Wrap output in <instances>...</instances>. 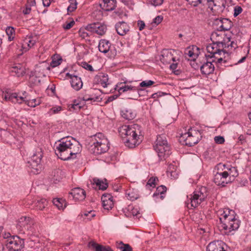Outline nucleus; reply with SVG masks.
I'll return each instance as SVG.
<instances>
[{
	"label": "nucleus",
	"mask_w": 251,
	"mask_h": 251,
	"mask_svg": "<svg viewBox=\"0 0 251 251\" xmlns=\"http://www.w3.org/2000/svg\"><path fill=\"white\" fill-rule=\"evenodd\" d=\"M55 154L63 160H68L76 157V154L81 151L79 143L75 138L67 136L55 143Z\"/></svg>",
	"instance_id": "obj_1"
},
{
	"label": "nucleus",
	"mask_w": 251,
	"mask_h": 251,
	"mask_svg": "<svg viewBox=\"0 0 251 251\" xmlns=\"http://www.w3.org/2000/svg\"><path fill=\"white\" fill-rule=\"evenodd\" d=\"M119 131L126 146L129 148H134L141 141V126L137 124L124 125Z\"/></svg>",
	"instance_id": "obj_2"
},
{
	"label": "nucleus",
	"mask_w": 251,
	"mask_h": 251,
	"mask_svg": "<svg viewBox=\"0 0 251 251\" xmlns=\"http://www.w3.org/2000/svg\"><path fill=\"white\" fill-rule=\"evenodd\" d=\"M220 215V227L229 233L231 231L237 229L239 227V221L234 216V211L228 209H224L218 211Z\"/></svg>",
	"instance_id": "obj_3"
},
{
	"label": "nucleus",
	"mask_w": 251,
	"mask_h": 251,
	"mask_svg": "<svg viewBox=\"0 0 251 251\" xmlns=\"http://www.w3.org/2000/svg\"><path fill=\"white\" fill-rule=\"evenodd\" d=\"M217 168L218 172L215 175L213 181L218 186L224 187L228 183L231 182L234 179V177L237 176L232 174V170H235L234 168L227 169V171L225 170L223 172L220 171V170H223V168H226V165L222 163H219L217 165Z\"/></svg>",
	"instance_id": "obj_4"
},
{
	"label": "nucleus",
	"mask_w": 251,
	"mask_h": 251,
	"mask_svg": "<svg viewBox=\"0 0 251 251\" xmlns=\"http://www.w3.org/2000/svg\"><path fill=\"white\" fill-rule=\"evenodd\" d=\"M109 149V143L101 133H98L94 136V142L91 146L92 152L96 155L106 152Z\"/></svg>",
	"instance_id": "obj_5"
},
{
	"label": "nucleus",
	"mask_w": 251,
	"mask_h": 251,
	"mask_svg": "<svg viewBox=\"0 0 251 251\" xmlns=\"http://www.w3.org/2000/svg\"><path fill=\"white\" fill-rule=\"evenodd\" d=\"M16 228L19 233L21 234L28 235L35 231L33 221L29 217L26 216L22 217L18 220Z\"/></svg>",
	"instance_id": "obj_6"
},
{
	"label": "nucleus",
	"mask_w": 251,
	"mask_h": 251,
	"mask_svg": "<svg viewBox=\"0 0 251 251\" xmlns=\"http://www.w3.org/2000/svg\"><path fill=\"white\" fill-rule=\"evenodd\" d=\"M207 196L206 188L202 186L199 190L195 191L193 194L190 196V197L187 203L188 205L190 204L192 207H197L205 200Z\"/></svg>",
	"instance_id": "obj_7"
},
{
	"label": "nucleus",
	"mask_w": 251,
	"mask_h": 251,
	"mask_svg": "<svg viewBox=\"0 0 251 251\" xmlns=\"http://www.w3.org/2000/svg\"><path fill=\"white\" fill-rule=\"evenodd\" d=\"M201 138V132L199 130L190 128L187 132L181 135L180 139L183 140L186 145L192 147L197 144Z\"/></svg>",
	"instance_id": "obj_8"
},
{
	"label": "nucleus",
	"mask_w": 251,
	"mask_h": 251,
	"mask_svg": "<svg viewBox=\"0 0 251 251\" xmlns=\"http://www.w3.org/2000/svg\"><path fill=\"white\" fill-rule=\"evenodd\" d=\"M42 149L38 148L31 156V159L28 161V167L31 169V172L34 174H38L41 169L40 162L43 157Z\"/></svg>",
	"instance_id": "obj_9"
},
{
	"label": "nucleus",
	"mask_w": 251,
	"mask_h": 251,
	"mask_svg": "<svg viewBox=\"0 0 251 251\" xmlns=\"http://www.w3.org/2000/svg\"><path fill=\"white\" fill-rule=\"evenodd\" d=\"M5 99L6 100H10L14 103H18L21 104L23 102H25L28 106L33 107L39 105L41 102L40 100L39 99L26 100L25 97L19 96L16 93L11 94L7 93L5 96Z\"/></svg>",
	"instance_id": "obj_10"
},
{
	"label": "nucleus",
	"mask_w": 251,
	"mask_h": 251,
	"mask_svg": "<svg viewBox=\"0 0 251 251\" xmlns=\"http://www.w3.org/2000/svg\"><path fill=\"white\" fill-rule=\"evenodd\" d=\"M6 246L13 251H21L24 247V241L18 236H13L6 240Z\"/></svg>",
	"instance_id": "obj_11"
},
{
	"label": "nucleus",
	"mask_w": 251,
	"mask_h": 251,
	"mask_svg": "<svg viewBox=\"0 0 251 251\" xmlns=\"http://www.w3.org/2000/svg\"><path fill=\"white\" fill-rule=\"evenodd\" d=\"M206 50L210 55H213L217 52H226V50H224L223 42L219 41H213L212 44L207 45Z\"/></svg>",
	"instance_id": "obj_12"
},
{
	"label": "nucleus",
	"mask_w": 251,
	"mask_h": 251,
	"mask_svg": "<svg viewBox=\"0 0 251 251\" xmlns=\"http://www.w3.org/2000/svg\"><path fill=\"white\" fill-rule=\"evenodd\" d=\"M86 29L88 31L95 32L100 35H103L107 30V27L104 24L100 23H93L88 24L86 26Z\"/></svg>",
	"instance_id": "obj_13"
},
{
	"label": "nucleus",
	"mask_w": 251,
	"mask_h": 251,
	"mask_svg": "<svg viewBox=\"0 0 251 251\" xmlns=\"http://www.w3.org/2000/svg\"><path fill=\"white\" fill-rule=\"evenodd\" d=\"M101 91L99 89H91L89 94H85L82 97L83 101H100L102 98H100Z\"/></svg>",
	"instance_id": "obj_14"
},
{
	"label": "nucleus",
	"mask_w": 251,
	"mask_h": 251,
	"mask_svg": "<svg viewBox=\"0 0 251 251\" xmlns=\"http://www.w3.org/2000/svg\"><path fill=\"white\" fill-rule=\"evenodd\" d=\"M153 147L160 160L165 159L171 154L169 145L162 146L161 144H155Z\"/></svg>",
	"instance_id": "obj_15"
},
{
	"label": "nucleus",
	"mask_w": 251,
	"mask_h": 251,
	"mask_svg": "<svg viewBox=\"0 0 251 251\" xmlns=\"http://www.w3.org/2000/svg\"><path fill=\"white\" fill-rule=\"evenodd\" d=\"M69 198L74 200L75 201H83L86 198V192L79 187L73 189L69 193Z\"/></svg>",
	"instance_id": "obj_16"
},
{
	"label": "nucleus",
	"mask_w": 251,
	"mask_h": 251,
	"mask_svg": "<svg viewBox=\"0 0 251 251\" xmlns=\"http://www.w3.org/2000/svg\"><path fill=\"white\" fill-rule=\"evenodd\" d=\"M206 61L201 66V71L203 75H206L212 74L214 71L215 67L213 62L209 60L208 56L205 55Z\"/></svg>",
	"instance_id": "obj_17"
},
{
	"label": "nucleus",
	"mask_w": 251,
	"mask_h": 251,
	"mask_svg": "<svg viewBox=\"0 0 251 251\" xmlns=\"http://www.w3.org/2000/svg\"><path fill=\"white\" fill-rule=\"evenodd\" d=\"M227 249V246L221 241L210 243L207 247V251H225Z\"/></svg>",
	"instance_id": "obj_18"
},
{
	"label": "nucleus",
	"mask_w": 251,
	"mask_h": 251,
	"mask_svg": "<svg viewBox=\"0 0 251 251\" xmlns=\"http://www.w3.org/2000/svg\"><path fill=\"white\" fill-rule=\"evenodd\" d=\"M102 206L104 209L109 210L113 207L114 202L113 197L110 194H104L101 196Z\"/></svg>",
	"instance_id": "obj_19"
},
{
	"label": "nucleus",
	"mask_w": 251,
	"mask_h": 251,
	"mask_svg": "<svg viewBox=\"0 0 251 251\" xmlns=\"http://www.w3.org/2000/svg\"><path fill=\"white\" fill-rule=\"evenodd\" d=\"M67 76H69L71 79V86L75 90L78 91L82 88L83 83L80 77L69 73L67 74Z\"/></svg>",
	"instance_id": "obj_20"
},
{
	"label": "nucleus",
	"mask_w": 251,
	"mask_h": 251,
	"mask_svg": "<svg viewBox=\"0 0 251 251\" xmlns=\"http://www.w3.org/2000/svg\"><path fill=\"white\" fill-rule=\"evenodd\" d=\"M115 28L118 34L121 36L126 35L129 30L128 25L125 22H120L115 25Z\"/></svg>",
	"instance_id": "obj_21"
},
{
	"label": "nucleus",
	"mask_w": 251,
	"mask_h": 251,
	"mask_svg": "<svg viewBox=\"0 0 251 251\" xmlns=\"http://www.w3.org/2000/svg\"><path fill=\"white\" fill-rule=\"evenodd\" d=\"M95 81L100 84L103 87L106 88L109 84L108 82V75L103 73H99L95 77Z\"/></svg>",
	"instance_id": "obj_22"
},
{
	"label": "nucleus",
	"mask_w": 251,
	"mask_h": 251,
	"mask_svg": "<svg viewBox=\"0 0 251 251\" xmlns=\"http://www.w3.org/2000/svg\"><path fill=\"white\" fill-rule=\"evenodd\" d=\"M223 44H224V50H226V53H231L238 47L236 43L233 41H231L230 38L228 37L224 40Z\"/></svg>",
	"instance_id": "obj_23"
},
{
	"label": "nucleus",
	"mask_w": 251,
	"mask_h": 251,
	"mask_svg": "<svg viewBox=\"0 0 251 251\" xmlns=\"http://www.w3.org/2000/svg\"><path fill=\"white\" fill-rule=\"evenodd\" d=\"M37 38L36 36H27L24 41L22 47L25 51H27L29 48L33 47L36 42Z\"/></svg>",
	"instance_id": "obj_24"
},
{
	"label": "nucleus",
	"mask_w": 251,
	"mask_h": 251,
	"mask_svg": "<svg viewBox=\"0 0 251 251\" xmlns=\"http://www.w3.org/2000/svg\"><path fill=\"white\" fill-rule=\"evenodd\" d=\"M116 0H103L100 4V8L104 11H111L116 7Z\"/></svg>",
	"instance_id": "obj_25"
},
{
	"label": "nucleus",
	"mask_w": 251,
	"mask_h": 251,
	"mask_svg": "<svg viewBox=\"0 0 251 251\" xmlns=\"http://www.w3.org/2000/svg\"><path fill=\"white\" fill-rule=\"evenodd\" d=\"M160 60L164 63H169L172 60L174 62H176L175 58L173 57L171 51L167 49L163 50Z\"/></svg>",
	"instance_id": "obj_26"
},
{
	"label": "nucleus",
	"mask_w": 251,
	"mask_h": 251,
	"mask_svg": "<svg viewBox=\"0 0 251 251\" xmlns=\"http://www.w3.org/2000/svg\"><path fill=\"white\" fill-rule=\"evenodd\" d=\"M121 115L124 119L127 120H132L135 118L136 113L131 108H126L122 110Z\"/></svg>",
	"instance_id": "obj_27"
},
{
	"label": "nucleus",
	"mask_w": 251,
	"mask_h": 251,
	"mask_svg": "<svg viewBox=\"0 0 251 251\" xmlns=\"http://www.w3.org/2000/svg\"><path fill=\"white\" fill-rule=\"evenodd\" d=\"M218 24L220 25V28L221 30L227 31L229 30L232 26V23L231 21L226 19L223 18L218 20Z\"/></svg>",
	"instance_id": "obj_28"
},
{
	"label": "nucleus",
	"mask_w": 251,
	"mask_h": 251,
	"mask_svg": "<svg viewBox=\"0 0 251 251\" xmlns=\"http://www.w3.org/2000/svg\"><path fill=\"white\" fill-rule=\"evenodd\" d=\"M111 44L109 41L101 39L99 44V50L101 52L106 53L108 52L110 48Z\"/></svg>",
	"instance_id": "obj_29"
},
{
	"label": "nucleus",
	"mask_w": 251,
	"mask_h": 251,
	"mask_svg": "<svg viewBox=\"0 0 251 251\" xmlns=\"http://www.w3.org/2000/svg\"><path fill=\"white\" fill-rule=\"evenodd\" d=\"M199 49L196 46L189 47L186 49L185 54L193 59H195L198 55Z\"/></svg>",
	"instance_id": "obj_30"
},
{
	"label": "nucleus",
	"mask_w": 251,
	"mask_h": 251,
	"mask_svg": "<svg viewBox=\"0 0 251 251\" xmlns=\"http://www.w3.org/2000/svg\"><path fill=\"white\" fill-rule=\"evenodd\" d=\"M10 72L14 73L17 76L20 77L25 74V69L21 64H18L11 67Z\"/></svg>",
	"instance_id": "obj_31"
},
{
	"label": "nucleus",
	"mask_w": 251,
	"mask_h": 251,
	"mask_svg": "<svg viewBox=\"0 0 251 251\" xmlns=\"http://www.w3.org/2000/svg\"><path fill=\"white\" fill-rule=\"evenodd\" d=\"M89 246L93 248L95 251H113L109 246L99 245L93 241L90 242Z\"/></svg>",
	"instance_id": "obj_32"
},
{
	"label": "nucleus",
	"mask_w": 251,
	"mask_h": 251,
	"mask_svg": "<svg viewBox=\"0 0 251 251\" xmlns=\"http://www.w3.org/2000/svg\"><path fill=\"white\" fill-rule=\"evenodd\" d=\"M85 101L83 100L82 99V100H80L79 99L75 100L73 103L69 105L70 110L72 111V109L75 111L79 110L84 106Z\"/></svg>",
	"instance_id": "obj_33"
},
{
	"label": "nucleus",
	"mask_w": 251,
	"mask_h": 251,
	"mask_svg": "<svg viewBox=\"0 0 251 251\" xmlns=\"http://www.w3.org/2000/svg\"><path fill=\"white\" fill-rule=\"evenodd\" d=\"M167 191V188L164 185L158 186L155 192L153 194V197L154 198H160L161 200H163L165 196V193Z\"/></svg>",
	"instance_id": "obj_34"
},
{
	"label": "nucleus",
	"mask_w": 251,
	"mask_h": 251,
	"mask_svg": "<svg viewBox=\"0 0 251 251\" xmlns=\"http://www.w3.org/2000/svg\"><path fill=\"white\" fill-rule=\"evenodd\" d=\"M93 181V185L96 184L100 190H105L108 187V183L106 182V179L101 180L98 178H94Z\"/></svg>",
	"instance_id": "obj_35"
},
{
	"label": "nucleus",
	"mask_w": 251,
	"mask_h": 251,
	"mask_svg": "<svg viewBox=\"0 0 251 251\" xmlns=\"http://www.w3.org/2000/svg\"><path fill=\"white\" fill-rule=\"evenodd\" d=\"M226 53V52H217L215 54H213V55H205L208 56L209 60L217 64L218 63H221V62L223 60V57L221 56L222 53L223 54H225V53Z\"/></svg>",
	"instance_id": "obj_36"
},
{
	"label": "nucleus",
	"mask_w": 251,
	"mask_h": 251,
	"mask_svg": "<svg viewBox=\"0 0 251 251\" xmlns=\"http://www.w3.org/2000/svg\"><path fill=\"white\" fill-rule=\"evenodd\" d=\"M36 209L42 210L48 204V201L45 199H41L35 202Z\"/></svg>",
	"instance_id": "obj_37"
},
{
	"label": "nucleus",
	"mask_w": 251,
	"mask_h": 251,
	"mask_svg": "<svg viewBox=\"0 0 251 251\" xmlns=\"http://www.w3.org/2000/svg\"><path fill=\"white\" fill-rule=\"evenodd\" d=\"M161 144L162 146L169 145L166 139V136L165 134L159 135L157 136L155 141L156 144Z\"/></svg>",
	"instance_id": "obj_38"
},
{
	"label": "nucleus",
	"mask_w": 251,
	"mask_h": 251,
	"mask_svg": "<svg viewBox=\"0 0 251 251\" xmlns=\"http://www.w3.org/2000/svg\"><path fill=\"white\" fill-rule=\"evenodd\" d=\"M5 31H6V34L7 35V36L8 37V41H12L14 38L13 35L15 34V30H14V28L10 27V26L7 27L5 30Z\"/></svg>",
	"instance_id": "obj_39"
},
{
	"label": "nucleus",
	"mask_w": 251,
	"mask_h": 251,
	"mask_svg": "<svg viewBox=\"0 0 251 251\" xmlns=\"http://www.w3.org/2000/svg\"><path fill=\"white\" fill-rule=\"evenodd\" d=\"M69 2L70 5L68 7L67 10L68 12H72L76 9L77 2L76 0H69Z\"/></svg>",
	"instance_id": "obj_40"
},
{
	"label": "nucleus",
	"mask_w": 251,
	"mask_h": 251,
	"mask_svg": "<svg viewBox=\"0 0 251 251\" xmlns=\"http://www.w3.org/2000/svg\"><path fill=\"white\" fill-rule=\"evenodd\" d=\"M40 77V75H37V74H36L35 75H33L30 76L29 81L34 85H38L41 82Z\"/></svg>",
	"instance_id": "obj_41"
},
{
	"label": "nucleus",
	"mask_w": 251,
	"mask_h": 251,
	"mask_svg": "<svg viewBox=\"0 0 251 251\" xmlns=\"http://www.w3.org/2000/svg\"><path fill=\"white\" fill-rule=\"evenodd\" d=\"M136 90V89L135 87L131 86L130 85H123L122 86L119 87L118 91L120 93H122L127 91L128 90L134 91Z\"/></svg>",
	"instance_id": "obj_42"
},
{
	"label": "nucleus",
	"mask_w": 251,
	"mask_h": 251,
	"mask_svg": "<svg viewBox=\"0 0 251 251\" xmlns=\"http://www.w3.org/2000/svg\"><path fill=\"white\" fill-rule=\"evenodd\" d=\"M178 64L177 63H173L170 66V69L172 72L176 75H179L181 74L180 69H177Z\"/></svg>",
	"instance_id": "obj_43"
},
{
	"label": "nucleus",
	"mask_w": 251,
	"mask_h": 251,
	"mask_svg": "<svg viewBox=\"0 0 251 251\" xmlns=\"http://www.w3.org/2000/svg\"><path fill=\"white\" fill-rule=\"evenodd\" d=\"M52 202L59 209L64 208L63 205V200L62 199L58 198L54 199L52 201Z\"/></svg>",
	"instance_id": "obj_44"
},
{
	"label": "nucleus",
	"mask_w": 251,
	"mask_h": 251,
	"mask_svg": "<svg viewBox=\"0 0 251 251\" xmlns=\"http://www.w3.org/2000/svg\"><path fill=\"white\" fill-rule=\"evenodd\" d=\"M86 30H87L86 29L85 27V28H80L78 31L79 35L82 39H85L89 36V33L87 31H86Z\"/></svg>",
	"instance_id": "obj_45"
},
{
	"label": "nucleus",
	"mask_w": 251,
	"mask_h": 251,
	"mask_svg": "<svg viewBox=\"0 0 251 251\" xmlns=\"http://www.w3.org/2000/svg\"><path fill=\"white\" fill-rule=\"evenodd\" d=\"M154 83L153 81L149 80L143 81L140 83V86L141 87H148Z\"/></svg>",
	"instance_id": "obj_46"
},
{
	"label": "nucleus",
	"mask_w": 251,
	"mask_h": 251,
	"mask_svg": "<svg viewBox=\"0 0 251 251\" xmlns=\"http://www.w3.org/2000/svg\"><path fill=\"white\" fill-rule=\"evenodd\" d=\"M75 22L74 20H71L70 22H66L63 25L62 27L64 29L67 30L70 29L75 25Z\"/></svg>",
	"instance_id": "obj_47"
},
{
	"label": "nucleus",
	"mask_w": 251,
	"mask_h": 251,
	"mask_svg": "<svg viewBox=\"0 0 251 251\" xmlns=\"http://www.w3.org/2000/svg\"><path fill=\"white\" fill-rule=\"evenodd\" d=\"M158 180L157 177H151L146 185V186H150L151 187H155V181L156 180Z\"/></svg>",
	"instance_id": "obj_48"
},
{
	"label": "nucleus",
	"mask_w": 251,
	"mask_h": 251,
	"mask_svg": "<svg viewBox=\"0 0 251 251\" xmlns=\"http://www.w3.org/2000/svg\"><path fill=\"white\" fill-rule=\"evenodd\" d=\"M186 1L194 7H196L201 3V0H186Z\"/></svg>",
	"instance_id": "obj_49"
},
{
	"label": "nucleus",
	"mask_w": 251,
	"mask_h": 251,
	"mask_svg": "<svg viewBox=\"0 0 251 251\" xmlns=\"http://www.w3.org/2000/svg\"><path fill=\"white\" fill-rule=\"evenodd\" d=\"M214 141L217 144H221L224 143L225 139L223 136H217L214 137Z\"/></svg>",
	"instance_id": "obj_50"
},
{
	"label": "nucleus",
	"mask_w": 251,
	"mask_h": 251,
	"mask_svg": "<svg viewBox=\"0 0 251 251\" xmlns=\"http://www.w3.org/2000/svg\"><path fill=\"white\" fill-rule=\"evenodd\" d=\"M242 8L240 6H235L234 10L233 16L234 17H237L242 12Z\"/></svg>",
	"instance_id": "obj_51"
},
{
	"label": "nucleus",
	"mask_w": 251,
	"mask_h": 251,
	"mask_svg": "<svg viewBox=\"0 0 251 251\" xmlns=\"http://www.w3.org/2000/svg\"><path fill=\"white\" fill-rule=\"evenodd\" d=\"M82 67L85 68L86 70L91 72H93L94 71L93 67L91 65L88 64L87 62H82Z\"/></svg>",
	"instance_id": "obj_52"
},
{
	"label": "nucleus",
	"mask_w": 251,
	"mask_h": 251,
	"mask_svg": "<svg viewBox=\"0 0 251 251\" xmlns=\"http://www.w3.org/2000/svg\"><path fill=\"white\" fill-rule=\"evenodd\" d=\"M127 195V198L128 199L132 201L136 200L138 198V195L134 194L133 192L129 193Z\"/></svg>",
	"instance_id": "obj_53"
},
{
	"label": "nucleus",
	"mask_w": 251,
	"mask_h": 251,
	"mask_svg": "<svg viewBox=\"0 0 251 251\" xmlns=\"http://www.w3.org/2000/svg\"><path fill=\"white\" fill-rule=\"evenodd\" d=\"M164 0H151V3L155 6L160 5L162 4Z\"/></svg>",
	"instance_id": "obj_54"
},
{
	"label": "nucleus",
	"mask_w": 251,
	"mask_h": 251,
	"mask_svg": "<svg viewBox=\"0 0 251 251\" xmlns=\"http://www.w3.org/2000/svg\"><path fill=\"white\" fill-rule=\"evenodd\" d=\"M95 211H90L88 212H85L84 213V216H86V217H87V216H90V217H89L88 219H89V220H91V219L93 218V217H94L95 216Z\"/></svg>",
	"instance_id": "obj_55"
},
{
	"label": "nucleus",
	"mask_w": 251,
	"mask_h": 251,
	"mask_svg": "<svg viewBox=\"0 0 251 251\" xmlns=\"http://www.w3.org/2000/svg\"><path fill=\"white\" fill-rule=\"evenodd\" d=\"M137 25L139 27V30L140 31L142 30L145 27V24L144 21L141 20H139L137 22Z\"/></svg>",
	"instance_id": "obj_56"
},
{
	"label": "nucleus",
	"mask_w": 251,
	"mask_h": 251,
	"mask_svg": "<svg viewBox=\"0 0 251 251\" xmlns=\"http://www.w3.org/2000/svg\"><path fill=\"white\" fill-rule=\"evenodd\" d=\"M163 20V17L161 16H157L153 20V23L158 25L160 24Z\"/></svg>",
	"instance_id": "obj_57"
},
{
	"label": "nucleus",
	"mask_w": 251,
	"mask_h": 251,
	"mask_svg": "<svg viewBox=\"0 0 251 251\" xmlns=\"http://www.w3.org/2000/svg\"><path fill=\"white\" fill-rule=\"evenodd\" d=\"M208 7L211 10L213 9V6H216V4L214 2V0H207Z\"/></svg>",
	"instance_id": "obj_58"
},
{
	"label": "nucleus",
	"mask_w": 251,
	"mask_h": 251,
	"mask_svg": "<svg viewBox=\"0 0 251 251\" xmlns=\"http://www.w3.org/2000/svg\"><path fill=\"white\" fill-rule=\"evenodd\" d=\"M61 109V107L59 106L53 107L50 109V111L52 112L53 114H55L59 112Z\"/></svg>",
	"instance_id": "obj_59"
},
{
	"label": "nucleus",
	"mask_w": 251,
	"mask_h": 251,
	"mask_svg": "<svg viewBox=\"0 0 251 251\" xmlns=\"http://www.w3.org/2000/svg\"><path fill=\"white\" fill-rule=\"evenodd\" d=\"M125 246H126V244H124L122 242H117V248L120 249L122 251H123Z\"/></svg>",
	"instance_id": "obj_60"
},
{
	"label": "nucleus",
	"mask_w": 251,
	"mask_h": 251,
	"mask_svg": "<svg viewBox=\"0 0 251 251\" xmlns=\"http://www.w3.org/2000/svg\"><path fill=\"white\" fill-rule=\"evenodd\" d=\"M117 98V95H112L110 97H109L107 100L105 101V103H107L108 102L112 101L113 100Z\"/></svg>",
	"instance_id": "obj_61"
},
{
	"label": "nucleus",
	"mask_w": 251,
	"mask_h": 251,
	"mask_svg": "<svg viewBox=\"0 0 251 251\" xmlns=\"http://www.w3.org/2000/svg\"><path fill=\"white\" fill-rule=\"evenodd\" d=\"M43 4L45 7H48L50 4V1L49 0H42Z\"/></svg>",
	"instance_id": "obj_62"
},
{
	"label": "nucleus",
	"mask_w": 251,
	"mask_h": 251,
	"mask_svg": "<svg viewBox=\"0 0 251 251\" xmlns=\"http://www.w3.org/2000/svg\"><path fill=\"white\" fill-rule=\"evenodd\" d=\"M123 251H132V248L128 244H126Z\"/></svg>",
	"instance_id": "obj_63"
},
{
	"label": "nucleus",
	"mask_w": 251,
	"mask_h": 251,
	"mask_svg": "<svg viewBox=\"0 0 251 251\" xmlns=\"http://www.w3.org/2000/svg\"><path fill=\"white\" fill-rule=\"evenodd\" d=\"M31 11V8L30 7H26L25 10H23V13L25 14H29Z\"/></svg>",
	"instance_id": "obj_64"
}]
</instances>
